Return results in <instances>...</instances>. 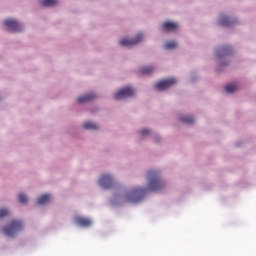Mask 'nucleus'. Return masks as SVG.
I'll return each instance as SVG.
<instances>
[{"instance_id":"nucleus-1","label":"nucleus","mask_w":256,"mask_h":256,"mask_svg":"<svg viewBox=\"0 0 256 256\" xmlns=\"http://www.w3.org/2000/svg\"><path fill=\"white\" fill-rule=\"evenodd\" d=\"M148 186L147 188H134L131 192H127L123 197L125 203H139L148 191H161L165 189L166 183L161 179V172L150 170L147 172Z\"/></svg>"},{"instance_id":"nucleus-2","label":"nucleus","mask_w":256,"mask_h":256,"mask_svg":"<svg viewBox=\"0 0 256 256\" xmlns=\"http://www.w3.org/2000/svg\"><path fill=\"white\" fill-rule=\"evenodd\" d=\"M24 227L25 225L23 224V221L12 220L8 226L4 227L3 231L7 237H13L14 235H17V233L21 232Z\"/></svg>"},{"instance_id":"nucleus-3","label":"nucleus","mask_w":256,"mask_h":256,"mask_svg":"<svg viewBox=\"0 0 256 256\" xmlns=\"http://www.w3.org/2000/svg\"><path fill=\"white\" fill-rule=\"evenodd\" d=\"M133 95H135V89L131 87H125L120 91H118L115 94L114 98L116 99V101H121V99H127V97H133Z\"/></svg>"},{"instance_id":"nucleus-4","label":"nucleus","mask_w":256,"mask_h":256,"mask_svg":"<svg viewBox=\"0 0 256 256\" xmlns=\"http://www.w3.org/2000/svg\"><path fill=\"white\" fill-rule=\"evenodd\" d=\"M4 25L7 27L8 31H11L12 33H17L23 29V26L14 19H6Z\"/></svg>"},{"instance_id":"nucleus-5","label":"nucleus","mask_w":256,"mask_h":256,"mask_svg":"<svg viewBox=\"0 0 256 256\" xmlns=\"http://www.w3.org/2000/svg\"><path fill=\"white\" fill-rule=\"evenodd\" d=\"M175 83H177V79L169 78V79L157 82L155 84V88L158 89V91H165V89H169V87L175 85Z\"/></svg>"},{"instance_id":"nucleus-6","label":"nucleus","mask_w":256,"mask_h":256,"mask_svg":"<svg viewBox=\"0 0 256 256\" xmlns=\"http://www.w3.org/2000/svg\"><path fill=\"white\" fill-rule=\"evenodd\" d=\"M113 177L108 174H103L99 179V185L102 189H111L113 187Z\"/></svg>"},{"instance_id":"nucleus-7","label":"nucleus","mask_w":256,"mask_h":256,"mask_svg":"<svg viewBox=\"0 0 256 256\" xmlns=\"http://www.w3.org/2000/svg\"><path fill=\"white\" fill-rule=\"evenodd\" d=\"M143 41V34H138L136 39L131 40L129 38H123L120 40V45L122 47H133V45H137V43H141Z\"/></svg>"},{"instance_id":"nucleus-8","label":"nucleus","mask_w":256,"mask_h":256,"mask_svg":"<svg viewBox=\"0 0 256 256\" xmlns=\"http://www.w3.org/2000/svg\"><path fill=\"white\" fill-rule=\"evenodd\" d=\"M75 223L80 227H90L91 220L82 216H76Z\"/></svg>"},{"instance_id":"nucleus-9","label":"nucleus","mask_w":256,"mask_h":256,"mask_svg":"<svg viewBox=\"0 0 256 256\" xmlns=\"http://www.w3.org/2000/svg\"><path fill=\"white\" fill-rule=\"evenodd\" d=\"M163 29L164 31H177V29H179V25H177V23L168 21L163 24Z\"/></svg>"},{"instance_id":"nucleus-10","label":"nucleus","mask_w":256,"mask_h":256,"mask_svg":"<svg viewBox=\"0 0 256 256\" xmlns=\"http://www.w3.org/2000/svg\"><path fill=\"white\" fill-rule=\"evenodd\" d=\"M219 23L223 27H229V25H233V22L231 20H229V17H227L225 15L220 16Z\"/></svg>"},{"instance_id":"nucleus-11","label":"nucleus","mask_w":256,"mask_h":256,"mask_svg":"<svg viewBox=\"0 0 256 256\" xmlns=\"http://www.w3.org/2000/svg\"><path fill=\"white\" fill-rule=\"evenodd\" d=\"M49 201H51V195L44 194V195H42L38 198L37 204L38 205H45V204L49 203Z\"/></svg>"},{"instance_id":"nucleus-12","label":"nucleus","mask_w":256,"mask_h":256,"mask_svg":"<svg viewBox=\"0 0 256 256\" xmlns=\"http://www.w3.org/2000/svg\"><path fill=\"white\" fill-rule=\"evenodd\" d=\"M92 99H95V94H87L85 96L79 97L78 103H87L88 101H91Z\"/></svg>"},{"instance_id":"nucleus-13","label":"nucleus","mask_w":256,"mask_h":256,"mask_svg":"<svg viewBox=\"0 0 256 256\" xmlns=\"http://www.w3.org/2000/svg\"><path fill=\"white\" fill-rule=\"evenodd\" d=\"M225 91L226 93H235V91H237V89H239V85L237 84H228L225 86Z\"/></svg>"},{"instance_id":"nucleus-14","label":"nucleus","mask_w":256,"mask_h":256,"mask_svg":"<svg viewBox=\"0 0 256 256\" xmlns=\"http://www.w3.org/2000/svg\"><path fill=\"white\" fill-rule=\"evenodd\" d=\"M83 127H84V129H89L91 131H95V130L99 129V126L93 122H85L83 124Z\"/></svg>"},{"instance_id":"nucleus-15","label":"nucleus","mask_w":256,"mask_h":256,"mask_svg":"<svg viewBox=\"0 0 256 256\" xmlns=\"http://www.w3.org/2000/svg\"><path fill=\"white\" fill-rule=\"evenodd\" d=\"M180 121H182V123H186V125H192V123H195V118L191 116H182L180 117Z\"/></svg>"},{"instance_id":"nucleus-16","label":"nucleus","mask_w":256,"mask_h":256,"mask_svg":"<svg viewBox=\"0 0 256 256\" xmlns=\"http://www.w3.org/2000/svg\"><path fill=\"white\" fill-rule=\"evenodd\" d=\"M153 71H155V68L151 66H146L140 69V73H142V75H151Z\"/></svg>"},{"instance_id":"nucleus-17","label":"nucleus","mask_w":256,"mask_h":256,"mask_svg":"<svg viewBox=\"0 0 256 256\" xmlns=\"http://www.w3.org/2000/svg\"><path fill=\"white\" fill-rule=\"evenodd\" d=\"M41 5L43 7H53V5H57V0H42Z\"/></svg>"},{"instance_id":"nucleus-18","label":"nucleus","mask_w":256,"mask_h":256,"mask_svg":"<svg viewBox=\"0 0 256 256\" xmlns=\"http://www.w3.org/2000/svg\"><path fill=\"white\" fill-rule=\"evenodd\" d=\"M177 42L175 41H169L164 45V49H176Z\"/></svg>"},{"instance_id":"nucleus-19","label":"nucleus","mask_w":256,"mask_h":256,"mask_svg":"<svg viewBox=\"0 0 256 256\" xmlns=\"http://www.w3.org/2000/svg\"><path fill=\"white\" fill-rule=\"evenodd\" d=\"M18 200H19V203H22L23 205H25L28 201L27 199V195L21 193L18 195Z\"/></svg>"},{"instance_id":"nucleus-20","label":"nucleus","mask_w":256,"mask_h":256,"mask_svg":"<svg viewBox=\"0 0 256 256\" xmlns=\"http://www.w3.org/2000/svg\"><path fill=\"white\" fill-rule=\"evenodd\" d=\"M7 215H9V210L0 209V219H3L4 217H7Z\"/></svg>"},{"instance_id":"nucleus-21","label":"nucleus","mask_w":256,"mask_h":256,"mask_svg":"<svg viewBox=\"0 0 256 256\" xmlns=\"http://www.w3.org/2000/svg\"><path fill=\"white\" fill-rule=\"evenodd\" d=\"M149 133H151L149 129H143L142 131H140L141 137H145V135H149Z\"/></svg>"},{"instance_id":"nucleus-22","label":"nucleus","mask_w":256,"mask_h":256,"mask_svg":"<svg viewBox=\"0 0 256 256\" xmlns=\"http://www.w3.org/2000/svg\"><path fill=\"white\" fill-rule=\"evenodd\" d=\"M223 55H228L227 48H223Z\"/></svg>"}]
</instances>
